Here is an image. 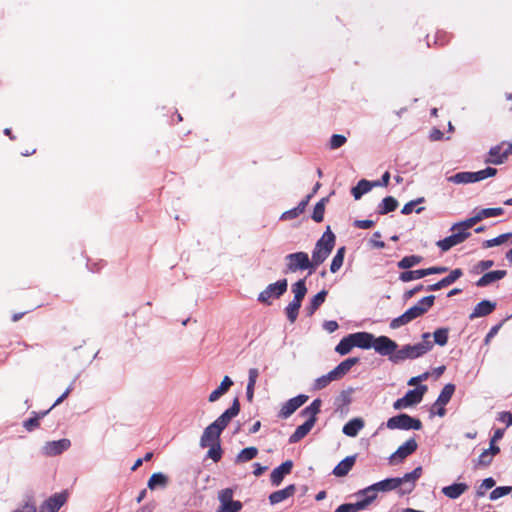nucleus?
<instances>
[{"instance_id": "f257e3e1", "label": "nucleus", "mask_w": 512, "mask_h": 512, "mask_svg": "<svg viewBox=\"0 0 512 512\" xmlns=\"http://www.w3.org/2000/svg\"><path fill=\"white\" fill-rule=\"evenodd\" d=\"M422 475V468L417 467L412 472L406 473L403 477L387 478L377 483H374L363 490H360L358 494L365 495H376L377 492H388L395 489H399L400 495L409 494L413 491L416 485V481Z\"/></svg>"}, {"instance_id": "f03ea898", "label": "nucleus", "mask_w": 512, "mask_h": 512, "mask_svg": "<svg viewBox=\"0 0 512 512\" xmlns=\"http://www.w3.org/2000/svg\"><path fill=\"white\" fill-rule=\"evenodd\" d=\"M430 333H424L422 335V342L414 344V345H404L400 349L397 348V351L394 355H391V361L393 363H400L408 359H416L427 352H429L433 348V343L430 341Z\"/></svg>"}, {"instance_id": "7ed1b4c3", "label": "nucleus", "mask_w": 512, "mask_h": 512, "mask_svg": "<svg viewBox=\"0 0 512 512\" xmlns=\"http://www.w3.org/2000/svg\"><path fill=\"white\" fill-rule=\"evenodd\" d=\"M335 245V235L328 227L323 233L321 238L316 242L312 252L310 263L312 271H314L320 264H322L332 252Z\"/></svg>"}, {"instance_id": "20e7f679", "label": "nucleus", "mask_w": 512, "mask_h": 512, "mask_svg": "<svg viewBox=\"0 0 512 512\" xmlns=\"http://www.w3.org/2000/svg\"><path fill=\"white\" fill-rule=\"evenodd\" d=\"M386 426L391 430H420L422 428V422L419 419L403 413L389 418Z\"/></svg>"}, {"instance_id": "39448f33", "label": "nucleus", "mask_w": 512, "mask_h": 512, "mask_svg": "<svg viewBox=\"0 0 512 512\" xmlns=\"http://www.w3.org/2000/svg\"><path fill=\"white\" fill-rule=\"evenodd\" d=\"M512 155V143L503 141L489 149L485 163L500 165Z\"/></svg>"}, {"instance_id": "423d86ee", "label": "nucleus", "mask_w": 512, "mask_h": 512, "mask_svg": "<svg viewBox=\"0 0 512 512\" xmlns=\"http://www.w3.org/2000/svg\"><path fill=\"white\" fill-rule=\"evenodd\" d=\"M286 271L294 273L298 270L310 269L312 272V265L307 253L296 252L286 255Z\"/></svg>"}, {"instance_id": "0eeeda50", "label": "nucleus", "mask_w": 512, "mask_h": 512, "mask_svg": "<svg viewBox=\"0 0 512 512\" xmlns=\"http://www.w3.org/2000/svg\"><path fill=\"white\" fill-rule=\"evenodd\" d=\"M288 282L286 279L279 280L269 284L265 290L260 292L258 301L267 305L271 304L272 298H279L287 290Z\"/></svg>"}, {"instance_id": "6e6552de", "label": "nucleus", "mask_w": 512, "mask_h": 512, "mask_svg": "<svg viewBox=\"0 0 512 512\" xmlns=\"http://www.w3.org/2000/svg\"><path fill=\"white\" fill-rule=\"evenodd\" d=\"M373 348L378 354L388 356L391 360V355L397 351L398 344L387 336H379L375 337Z\"/></svg>"}, {"instance_id": "1a4fd4ad", "label": "nucleus", "mask_w": 512, "mask_h": 512, "mask_svg": "<svg viewBox=\"0 0 512 512\" xmlns=\"http://www.w3.org/2000/svg\"><path fill=\"white\" fill-rule=\"evenodd\" d=\"M453 234L450 236L437 241L436 245L443 251L446 252L450 250L452 247L464 242L470 235V232H464L460 229L452 230Z\"/></svg>"}, {"instance_id": "9d476101", "label": "nucleus", "mask_w": 512, "mask_h": 512, "mask_svg": "<svg viewBox=\"0 0 512 512\" xmlns=\"http://www.w3.org/2000/svg\"><path fill=\"white\" fill-rule=\"evenodd\" d=\"M435 296L430 295L422 298L416 305L410 307L405 313L411 321L422 316L434 304Z\"/></svg>"}, {"instance_id": "9b49d317", "label": "nucleus", "mask_w": 512, "mask_h": 512, "mask_svg": "<svg viewBox=\"0 0 512 512\" xmlns=\"http://www.w3.org/2000/svg\"><path fill=\"white\" fill-rule=\"evenodd\" d=\"M308 400L306 395H298L286 401L279 412V417L286 419L290 417L299 407H301Z\"/></svg>"}, {"instance_id": "f8f14e48", "label": "nucleus", "mask_w": 512, "mask_h": 512, "mask_svg": "<svg viewBox=\"0 0 512 512\" xmlns=\"http://www.w3.org/2000/svg\"><path fill=\"white\" fill-rule=\"evenodd\" d=\"M417 447L418 444L414 438L407 440L390 456V461L393 463L403 461L406 457L414 453Z\"/></svg>"}, {"instance_id": "ddd939ff", "label": "nucleus", "mask_w": 512, "mask_h": 512, "mask_svg": "<svg viewBox=\"0 0 512 512\" xmlns=\"http://www.w3.org/2000/svg\"><path fill=\"white\" fill-rule=\"evenodd\" d=\"M222 431L223 430L220 429L214 422L211 423L204 429V432L200 439V446L205 448L213 443H219V437Z\"/></svg>"}, {"instance_id": "4468645a", "label": "nucleus", "mask_w": 512, "mask_h": 512, "mask_svg": "<svg viewBox=\"0 0 512 512\" xmlns=\"http://www.w3.org/2000/svg\"><path fill=\"white\" fill-rule=\"evenodd\" d=\"M66 501L67 494L65 492L56 493L40 506L39 512H57Z\"/></svg>"}, {"instance_id": "2eb2a0df", "label": "nucleus", "mask_w": 512, "mask_h": 512, "mask_svg": "<svg viewBox=\"0 0 512 512\" xmlns=\"http://www.w3.org/2000/svg\"><path fill=\"white\" fill-rule=\"evenodd\" d=\"M240 411V404L238 399H234L233 404L230 408H228L223 414H221L214 423L222 430H224L232 418L237 416Z\"/></svg>"}, {"instance_id": "dca6fc26", "label": "nucleus", "mask_w": 512, "mask_h": 512, "mask_svg": "<svg viewBox=\"0 0 512 512\" xmlns=\"http://www.w3.org/2000/svg\"><path fill=\"white\" fill-rule=\"evenodd\" d=\"M292 468L293 462L291 460H287L283 462L280 466L274 468L270 475L272 485L279 486L283 481L284 477L291 473Z\"/></svg>"}, {"instance_id": "f3484780", "label": "nucleus", "mask_w": 512, "mask_h": 512, "mask_svg": "<svg viewBox=\"0 0 512 512\" xmlns=\"http://www.w3.org/2000/svg\"><path fill=\"white\" fill-rule=\"evenodd\" d=\"M70 445V440L66 438L56 441H50L45 444L44 451L46 455L55 456L67 450L70 447Z\"/></svg>"}, {"instance_id": "a211bd4d", "label": "nucleus", "mask_w": 512, "mask_h": 512, "mask_svg": "<svg viewBox=\"0 0 512 512\" xmlns=\"http://www.w3.org/2000/svg\"><path fill=\"white\" fill-rule=\"evenodd\" d=\"M351 339L353 340L354 347L370 349L373 348L375 337L368 332H357L351 334Z\"/></svg>"}, {"instance_id": "6ab92c4d", "label": "nucleus", "mask_w": 512, "mask_h": 512, "mask_svg": "<svg viewBox=\"0 0 512 512\" xmlns=\"http://www.w3.org/2000/svg\"><path fill=\"white\" fill-rule=\"evenodd\" d=\"M376 495H369L365 497L363 500L358 501L356 503H345L337 507L334 512H358L366 508L374 499Z\"/></svg>"}, {"instance_id": "aec40b11", "label": "nucleus", "mask_w": 512, "mask_h": 512, "mask_svg": "<svg viewBox=\"0 0 512 512\" xmlns=\"http://www.w3.org/2000/svg\"><path fill=\"white\" fill-rule=\"evenodd\" d=\"M296 493V486L290 484L284 489L277 490L269 495V502L271 505H275L293 497Z\"/></svg>"}, {"instance_id": "412c9836", "label": "nucleus", "mask_w": 512, "mask_h": 512, "mask_svg": "<svg viewBox=\"0 0 512 512\" xmlns=\"http://www.w3.org/2000/svg\"><path fill=\"white\" fill-rule=\"evenodd\" d=\"M356 462V455L347 456L333 469V475L336 477L346 476L353 468Z\"/></svg>"}, {"instance_id": "4be33fe9", "label": "nucleus", "mask_w": 512, "mask_h": 512, "mask_svg": "<svg viewBox=\"0 0 512 512\" xmlns=\"http://www.w3.org/2000/svg\"><path fill=\"white\" fill-rule=\"evenodd\" d=\"M496 307V303L489 300H483L479 302L473 312L470 314V319H475L491 314Z\"/></svg>"}, {"instance_id": "5701e85b", "label": "nucleus", "mask_w": 512, "mask_h": 512, "mask_svg": "<svg viewBox=\"0 0 512 512\" xmlns=\"http://www.w3.org/2000/svg\"><path fill=\"white\" fill-rule=\"evenodd\" d=\"M315 424L312 419H307L302 425L298 426L294 433L289 437V443L294 444L303 439L313 428Z\"/></svg>"}, {"instance_id": "b1692460", "label": "nucleus", "mask_w": 512, "mask_h": 512, "mask_svg": "<svg viewBox=\"0 0 512 512\" xmlns=\"http://www.w3.org/2000/svg\"><path fill=\"white\" fill-rule=\"evenodd\" d=\"M379 182H371L362 179L358 184L351 189V193L355 200H359L365 193H368L373 187L378 186Z\"/></svg>"}, {"instance_id": "393cba45", "label": "nucleus", "mask_w": 512, "mask_h": 512, "mask_svg": "<svg viewBox=\"0 0 512 512\" xmlns=\"http://www.w3.org/2000/svg\"><path fill=\"white\" fill-rule=\"evenodd\" d=\"M467 490L468 485L466 483H454L452 485L443 487L442 493L450 499H457Z\"/></svg>"}, {"instance_id": "a878e982", "label": "nucleus", "mask_w": 512, "mask_h": 512, "mask_svg": "<svg viewBox=\"0 0 512 512\" xmlns=\"http://www.w3.org/2000/svg\"><path fill=\"white\" fill-rule=\"evenodd\" d=\"M506 276L505 270H495L488 273H485L477 282L476 285L478 287H485L493 282H496Z\"/></svg>"}, {"instance_id": "bb28decb", "label": "nucleus", "mask_w": 512, "mask_h": 512, "mask_svg": "<svg viewBox=\"0 0 512 512\" xmlns=\"http://www.w3.org/2000/svg\"><path fill=\"white\" fill-rule=\"evenodd\" d=\"M359 359L356 357L348 358L342 361L338 366H336L332 372L334 373L337 380L341 379L344 375H346L350 369L358 363Z\"/></svg>"}, {"instance_id": "cd10ccee", "label": "nucleus", "mask_w": 512, "mask_h": 512, "mask_svg": "<svg viewBox=\"0 0 512 512\" xmlns=\"http://www.w3.org/2000/svg\"><path fill=\"white\" fill-rule=\"evenodd\" d=\"M364 427V421L361 418H354L343 426V433L349 437H356L359 431Z\"/></svg>"}, {"instance_id": "c85d7f7f", "label": "nucleus", "mask_w": 512, "mask_h": 512, "mask_svg": "<svg viewBox=\"0 0 512 512\" xmlns=\"http://www.w3.org/2000/svg\"><path fill=\"white\" fill-rule=\"evenodd\" d=\"M426 391V385H419L415 389L407 391L404 397L410 403L411 406H414L422 401Z\"/></svg>"}, {"instance_id": "c756f323", "label": "nucleus", "mask_w": 512, "mask_h": 512, "mask_svg": "<svg viewBox=\"0 0 512 512\" xmlns=\"http://www.w3.org/2000/svg\"><path fill=\"white\" fill-rule=\"evenodd\" d=\"M233 385V381L230 379L229 376H225L221 382V384L219 385V387L217 389H215L214 391L211 392V394L209 395V401L210 402H215L217 401L222 395H224L229 389L230 387Z\"/></svg>"}, {"instance_id": "7c9ffc66", "label": "nucleus", "mask_w": 512, "mask_h": 512, "mask_svg": "<svg viewBox=\"0 0 512 512\" xmlns=\"http://www.w3.org/2000/svg\"><path fill=\"white\" fill-rule=\"evenodd\" d=\"M322 401L320 399H315L309 406L304 408L301 411V415L307 417V419H312L313 423H316L317 414L321 410Z\"/></svg>"}, {"instance_id": "2f4dec72", "label": "nucleus", "mask_w": 512, "mask_h": 512, "mask_svg": "<svg viewBox=\"0 0 512 512\" xmlns=\"http://www.w3.org/2000/svg\"><path fill=\"white\" fill-rule=\"evenodd\" d=\"M326 296L327 291L322 290L311 299L310 304L306 307L308 316H311L315 313V311L324 303Z\"/></svg>"}, {"instance_id": "473e14b6", "label": "nucleus", "mask_w": 512, "mask_h": 512, "mask_svg": "<svg viewBox=\"0 0 512 512\" xmlns=\"http://www.w3.org/2000/svg\"><path fill=\"white\" fill-rule=\"evenodd\" d=\"M455 391V385L454 384H446L444 388L442 389L440 395L438 396L436 402L434 403V406L438 405H446L452 398Z\"/></svg>"}, {"instance_id": "72a5a7b5", "label": "nucleus", "mask_w": 512, "mask_h": 512, "mask_svg": "<svg viewBox=\"0 0 512 512\" xmlns=\"http://www.w3.org/2000/svg\"><path fill=\"white\" fill-rule=\"evenodd\" d=\"M398 207V201L391 196L385 197L382 202L378 206V213L380 215H385L389 212L396 210Z\"/></svg>"}, {"instance_id": "f704fd0d", "label": "nucleus", "mask_w": 512, "mask_h": 512, "mask_svg": "<svg viewBox=\"0 0 512 512\" xmlns=\"http://www.w3.org/2000/svg\"><path fill=\"white\" fill-rule=\"evenodd\" d=\"M168 484V478L163 473H154L150 477L148 481V488L151 490L156 489L157 487L165 488Z\"/></svg>"}, {"instance_id": "c9c22d12", "label": "nucleus", "mask_w": 512, "mask_h": 512, "mask_svg": "<svg viewBox=\"0 0 512 512\" xmlns=\"http://www.w3.org/2000/svg\"><path fill=\"white\" fill-rule=\"evenodd\" d=\"M301 304V300L293 299L285 308L287 318L291 323L296 321Z\"/></svg>"}, {"instance_id": "e433bc0d", "label": "nucleus", "mask_w": 512, "mask_h": 512, "mask_svg": "<svg viewBox=\"0 0 512 512\" xmlns=\"http://www.w3.org/2000/svg\"><path fill=\"white\" fill-rule=\"evenodd\" d=\"M482 220L480 212H478L475 216L466 219L463 222L456 223L452 226L451 230L460 229L461 231L464 230V232H469L468 229L473 227L475 224L480 222Z\"/></svg>"}, {"instance_id": "4c0bfd02", "label": "nucleus", "mask_w": 512, "mask_h": 512, "mask_svg": "<svg viewBox=\"0 0 512 512\" xmlns=\"http://www.w3.org/2000/svg\"><path fill=\"white\" fill-rule=\"evenodd\" d=\"M258 454V449L256 447H247L242 449L239 454L236 456V463H244L254 459Z\"/></svg>"}, {"instance_id": "58836bf2", "label": "nucleus", "mask_w": 512, "mask_h": 512, "mask_svg": "<svg viewBox=\"0 0 512 512\" xmlns=\"http://www.w3.org/2000/svg\"><path fill=\"white\" fill-rule=\"evenodd\" d=\"M345 247H340L336 254L334 255L333 259H332V262L330 264V271L332 273H336L343 265V261H344V255H345Z\"/></svg>"}, {"instance_id": "ea45409f", "label": "nucleus", "mask_w": 512, "mask_h": 512, "mask_svg": "<svg viewBox=\"0 0 512 512\" xmlns=\"http://www.w3.org/2000/svg\"><path fill=\"white\" fill-rule=\"evenodd\" d=\"M353 347V340L351 339V334H349L338 343V345L335 347V351L340 355H346L351 351Z\"/></svg>"}, {"instance_id": "a19ab883", "label": "nucleus", "mask_w": 512, "mask_h": 512, "mask_svg": "<svg viewBox=\"0 0 512 512\" xmlns=\"http://www.w3.org/2000/svg\"><path fill=\"white\" fill-rule=\"evenodd\" d=\"M234 490L232 488H225L218 492V500L220 505L236 504L237 500H233Z\"/></svg>"}, {"instance_id": "79ce46f5", "label": "nucleus", "mask_w": 512, "mask_h": 512, "mask_svg": "<svg viewBox=\"0 0 512 512\" xmlns=\"http://www.w3.org/2000/svg\"><path fill=\"white\" fill-rule=\"evenodd\" d=\"M421 261L422 257L419 255L405 256L398 262L397 266L400 269H409L415 265H418Z\"/></svg>"}, {"instance_id": "37998d69", "label": "nucleus", "mask_w": 512, "mask_h": 512, "mask_svg": "<svg viewBox=\"0 0 512 512\" xmlns=\"http://www.w3.org/2000/svg\"><path fill=\"white\" fill-rule=\"evenodd\" d=\"M335 380H337V378L335 377L334 373L331 370L328 374L317 378L314 382L313 387L315 390H321L327 387L332 381Z\"/></svg>"}, {"instance_id": "c03bdc74", "label": "nucleus", "mask_w": 512, "mask_h": 512, "mask_svg": "<svg viewBox=\"0 0 512 512\" xmlns=\"http://www.w3.org/2000/svg\"><path fill=\"white\" fill-rule=\"evenodd\" d=\"M471 174H472L473 182L475 183V182L482 181L486 178L495 176L497 174V169L492 168V167H487L480 171L471 172Z\"/></svg>"}, {"instance_id": "a18cd8bd", "label": "nucleus", "mask_w": 512, "mask_h": 512, "mask_svg": "<svg viewBox=\"0 0 512 512\" xmlns=\"http://www.w3.org/2000/svg\"><path fill=\"white\" fill-rule=\"evenodd\" d=\"M292 292L294 294V299L302 301L307 293L305 279H300L296 283H294L292 285Z\"/></svg>"}, {"instance_id": "49530a36", "label": "nucleus", "mask_w": 512, "mask_h": 512, "mask_svg": "<svg viewBox=\"0 0 512 512\" xmlns=\"http://www.w3.org/2000/svg\"><path fill=\"white\" fill-rule=\"evenodd\" d=\"M449 182L455 183V184H468V183H474L472 179L471 172H459L456 173L448 178Z\"/></svg>"}, {"instance_id": "de8ad7c7", "label": "nucleus", "mask_w": 512, "mask_h": 512, "mask_svg": "<svg viewBox=\"0 0 512 512\" xmlns=\"http://www.w3.org/2000/svg\"><path fill=\"white\" fill-rule=\"evenodd\" d=\"M327 198H322L314 207L312 219L319 223L323 221Z\"/></svg>"}, {"instance_id": "09e8293b", "label": "nucleus", "mask_w": 512, "mask_h": 512, "mask_svg": "<svg viewBox=\"0 0 512 512\" xmlns=\"http://www.w3.org/2000/svg\"><path fill=\"white\" fill-rule=\"evenodd\" d=\"M425 277L424 269L414 270V271H405L402 272L399 276V279L403 282H409L412 280H417Z\"/></svg>"}, {"instance_id": "8fccbe9b", "label": "nucleus", "mask_w": 512, "mask_h": 512, "mask_svg": "<svg viewBox=\"0 0 512 512\" xmlns=\"http://www.w3.org/2000/svg\"><path fill=\"white\" fill-rule=\"evenodd\" d=\"M448 333V328H439L435 330L433 333L434 342L439 346H445L448 342Z\"/></svg>"}, {"instance_id": "3c124183", "label": "nucleus", "mask_w": 512, "mask_h": 512, "mask_svg": "<svg viewBox=\"0 0 512 512\" xmlns=\"http://www.w3.org/2000/svg\"><path fill=\"white\" fill-rule=\"evenodd\" d=\"M512 237V233L501 234L493 239L484 242V247H494L505 243L509 238Z\"/></svg>"}, {"instance_id": "603ef678", "label": "nucleus", "mask_w": 512, "mask_h": 512, "mask_svg": "<svg viewBox=\"0 0 512 512\" xmlns=\"http://www.w3.org/2000/svg\"><path fill=\"white\" fill-rule=\"evenodd\" d=\"M207 456L211 458L214 462H218L222 456V449L220 443H213L209 446Z\"/></svg>"}, {"instance_id": "864d4df0", "label": "nucleus", "mask_w": 512, "mask_h": 512, "mask_svg": "<svg viewBox=\"0 0 512 512\" xmlns=\"http://www.w3.org/2000/svg\"><path fill=\"white\" fill-rule=\"evenodd\" d=\"M463 275V272L461 269L457 268L452 270L448 276L444 277L442 279V284H444L445 287L453 284L457 279H459Z\"/></svg>"}, {"instance_id": "5fc2aeb1", "label": "nucleus", "mask_w": 512, "mask_h": 512, "mask_svg": "<svg viewBox=\"0 0 512 512\" xmlns=\"http://www.w3.org/2000/svg\"><path fill=\"white\" fill-rule=\"evenodd\" d=\"M495 486V480L491 477L486 478L482 481L481 485L477 489L476 495L477 497H482L485 495L486 490L491 489Z\"/></svg>"}, {"instance_id": "6e6d98bb", "label": "nucleus", "mask_w": 512, "mask_h": 512, "mask_svg": "<svg viewBox=\"0 0 512 512\" xmlns=\"http://www.w3.org/2000/svg\"><path fill=\"white\" fill-rule=\"evenodd\" d=\"M482 217V220L490 217H497L504 213V210L500 207L498 208H485L479 211Z\"/></svg>"}, {"instance_id": "4d7b16f0", "label": "nucleus", "mask_w": 512, "mask_h": 512, "mask_svg": "<svg viewBox=\"0 0 512 512\" xmlns=\"http://www.w3.org/2000/svg\"><path fill=\"white\" fill-rule=\"evenodd\" d=\"M411 320L409 319V317L407 316V314L404 312L402 315H400L399 317H396L394 318L391 322H390V327L392 329H397V328H400L408 323H410Z\"/></svg>"}, {"instance_id": "13d9d810", "label": "nucleus", "mask_w": 512, "mask_h": 512, "mask_svg": "<svg viewBox=\"0 0 512 512\" xmlns=\"http://www.w3.org/2000/svg\"><path fill=\"white\" fill-rule=\"evenodd\" d=\"M347 139L344 135L334 134L330 139V148L335 150L346 143Z\"/></svg>"}, {"instance_id": "bf43d9fd", "label": "nucleus", "mask_w": 512, "mask_h": 512, "mask_svg": "<svg viewBox=\"0 0 512 512\" xmlns=\"http://www.w3.org/2000/svg\"><path fill=\"white\" fill-rule=\"evenodd\" d=\"M511 490V487L508 486L497 487L490 493V499L496 500L498 498H501L505 495H508L511 492Z\"/></svg>"}, {"instance_id": "052dcab7", "label": "nucleus", "mask_w": 512, "mask_h": 512, "mask_svg": "<svg viewBox=\"0 0 512 512\" xmlns=\"http://www.w3.org/2000/svg\"><path fill=\"white\" fill-rule=\"evenodd\" d=\"M243 505L240 501H236V504H232V505H219L218 509L216 512H240V510L242 509Z\"/></svg>"}, {"instance_id": "680f3d73", "label": "nucleus", "mask_w": 512, "mask_h": 512, "mask_svg": "<svg viewBox=\"0 0 512 512\" xmlns=\"http://www.w3.org/2000/svg\"><path fill=\"white\" fill-rule=\"evenodd\" d=\"M492 459L493 456L491 455V452L489 450H484L478 458V464L488 466L492 462Z\"/></svg>"}, {"instance_id": "e2e57ef3", "label": "nucleus", "mask_w": 512, "mask_h": 512, "mask_svg": "<svg viewBox=\"0 0 512 512\" xmlns=\"http://www.w3.org/2000/svg\"><path fill=\"white\" fill-rule=\"evenodd\" d=\"M300 216V213L295 209H290L282 213L280 220L287 221L292 220Z\"/></svg>"}, {"instance_id": "0e129e2a", "label": "nucleus", "mask_w": 512, "mask_h": 512, "mask_svg": "<svg viewBox=\"0 0 512 512\" xmlns=\"http://www.w3.org/2000/svg\"><path fill=\"white\" fill-rule=\"evenodd\" d=\"M497 420L505 422L507 426H512V413L506 411L500 412L498 413Z\"/></svg>"}, {"instance_id": "69168bd1", "label": "nucleus", "mask_w": 512, "mask_h": 512, "mask_svg": "<svg viewBox=\"0 0 512 512\" xmlns=\"http://www.w3.org/2000/svg\"><path fill=\"white\" fill-rule=\"evenodd\" d=\"M448 270L445 266H435L424 269L425 276L431 275V274H442L445 273Z\"/></svg>"}, {"instance_id": "338daca9", "label": "nucleus", "mask_w": 512, "mask_h": 512, "mask_svg": "<svg viewBox=\"0 0 512 512\" xmlns=\"http://www.w3.org/2000/svg\"><path fill=\"white\" fill-rule=\"evenodd\" d=\"M408 407H411V405L406 400V398L404 396L402 398L397 399L393 403V408L396 409V410H401V409H405V408H408Z\"/></svg>"}, {"instance_id": "774afa93", "label": "nucleus", "mask_w": 512, "mask_h": 512, "mask_svg": "<svg viewBox=\"0 0 512 512\" xmlns=\"http://www.w3.org/2000/svg\"><path fill=\"white\" fill-rule=\"evenodd\" d=\"M39 419L40 417H33V418H29L28 420H26L24 422V427L28 430V431H31L33 430L34 428H36L38 425H39Z\"/></svg>"}]
</instances>
